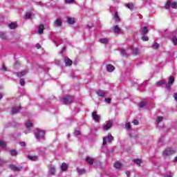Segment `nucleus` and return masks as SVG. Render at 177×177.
Listing matches in <instances>:
<instances>
[{"label":"nucleus","instance_id":"nucleus-17","mask_svg":"<svg viewBox=\"0 0 177 177\" xmlns=\"http://www.w3.org/2000/svg\"><path fill=\"white\" fill-rule=\"evenodd\" d=\"M27 157L30 161H37L38 160V156H37L28 155Z\"/></svg>","mask_w":177,"mask_h":177},{"label":"nucleus","instance_id":"nucleus-15","mask_svg":"<svg viewBox=\"0 0 177 177\" xmlns=\"http://www.w3.org/2000/svg\"><path fill=\"white\" fill-rule=\"evenodd\" d=\"M44 30H45V26H44L43 24L39 25V28H38L39 34H40V35L44 34Z\"/></svg>","mask_w":177,"mask_h":177},{"label":"nucleus","instance_id":"nucleus-14","mask_svg":"<svg viewBox=\"0 0 177 177\" xmlns=\"http://www.w3.org/2000/svg\"><path fill=\"white\" fill-rule=\"evenodd\" d=\"M113 125V123L111 122H109L106 125L103 127V129L104 131H109L111 128V126Z\"/></svg>","mask_w":177,"mask_h":177},{"label":"nucleus","instance_id":"nucleus-11","mask_svg":"<svg viewBox=\"0 0 177 177\" xmlns=\"http://www.w3.org/2000/svg\"><path fill=\"white\" fill-rule=\"evenodd\" d=\"M113 167L116 169H121V168H122V163H121V162L120 161H117L114 163Z\"/></svg>","mask_w":177,"mask_h":177},{"label":"nucleus","instance_id":"nucleus-19","mask_svg":"<svg viewBox=\"0 0 177 177\" xmlns=\"http://www.w3.org/2000/svg\"><path fill=\"white\" fill-rule=\"evenodd\" d=\"M61 169L62 171H67V169H68V165H67L66 162H63L61 165Z\"/></svg>","mask_w":177,"mask_h":177},{"label":"nucleus","instance_id":"nucleus-43","mask_svg":"<svg viewBox=\"0 0 177 177\" xmlns=\"http://www.w3.org/2000/svg\"><path fill=\"white\" fill-rule=\"evenodd\" d=\"M25 84H26V80L24 79H21L20 84L21 85V86H24Z\"/></svg>","mask_w":177,"mask_h":177},{"label":"nucleus","instance_id":"nucleus-21","mask_svg":"<svg viewBox=\"0 0 177 177\" xmlns=\"http://www.w3.org/2000/svg\"><path fill=\"white\" fill-rule=\"evenodd\" d=\"M99 42H100V44H104L106 45V44H109V39H107V38L100 39Z\"/></svg>","mask_w":177,"mask_h":177},{"label":"nucleus","instance_id":"nucleus-38","mask_svg":"<svg viewBox=\"0 0 177 177\" xmlns=\"http://www.w3.org/2000/svg\"><path fill=\"white\" fill-rule=\"evenodd\" d=\"M120 53L121 55H122V56H125L127 55V50L122 48L120 50Z\"/></svg>","mask_w":177,"mask_h":177},{"label":"nucleus","instance_id":"nucleus-60","mask_svg":"<svg viewBox=\"0 0 177 177\" xmlns=\"http://www.w3.org/2000/svg\"><path fill=\"white\" fill-rule=\"evenodd\" d=\"M165 177H172V176H171V175H167V176H166Z\"/></svg>","mask_w":177,"mask_h":177},{"label":"nucleus","instance_id":"nucleus-26","mask_svg":"<svg viewBox=\"0 0 177 177\" xmlns=\"http://www.w3.org/2000/svg\"><path fill=\"white\" fill-rule=\"evenodd\" d=\"M49 171L52 175H55V173L56 172V169L53 166H50Z\"/></svg>","mask_w":177,"mask_h":177},{"label":"nucleus","instance_id":"nucleus-41","mask_svg":"<svg viewBox=\"0 0 177 177\" xmlns=\"http://www.w3.org/2000/svg\"><path fill=\"white\" fill-rule=\"evenodd\" d=\"M104 102H106V103H107L108 104H110V103H111V98H105L104 100Z\"/></svg>","mask_w":177,"mask_h":177},{"label":"nucleus","instance_id":"nucleus-2","mask_svg":"<svg viewBox=\"0 0 177 177\" xmlns=\"http://www.w3.org/2000/svg\"><path fill=\"white\" fill-rule=\"evenodd\" d=\"M35 138L37 140H39V139H45V131L37 129L35 133Z\"/></svg>","mask_w":177,"mask_h":177},{"label":"nucleus","instance_id":"nucleus-28","mask_svg":"<svg viewBox=\"0 0 177 177\" xmlns=\"http://www.w3.org/2000/svg\"><path fill=\"white\" fill-rule=\"evenodd\" d=\"M27 74V71H22L21 73H17V75L19 78H21V77H24Z\"/></svg>","mask_w":177,"mask_h":177},{"label":"nucleus","instance_id":"nucleus-45","mask_svg":"<svg viewBox=\"0 0 177 177\" xmlns=\"http://www.w3.org/2000/svg\"><path fill=\"white\" fill-rule=\"evenodd\" d=\"M158 48H160V44H158V43H156V44L153 46V49H158Z\"/></svg>","mask_w":177,"mask_h":177},{"label":"nucleus","instance_id":"nucleus-33","mask_svg":"<svg viewBox=\"0 0 177 177\" xmlns=\"http://www.w3.org/2000/svg\"><path fill=\"white\" fill-rule=\"evenodd\" d=\"M132 52H133V54H134L136 56L137 55H139V49L138 48H132Z\"/></svg>","mask_w":177,"mask_h":177},{"label":"nucleus","instance_id":"nucleus-54","mask_svg":"<svg viewBox=\"0 0 177 177\" xmlns=\"http://www.w3.org/2000/svg\"><path fill=\"white\" fill-rule=\"evenodd\" d=\"M126 175H127V176H130L131 172H130L129 171H126Z\"/></svg>","mask_w":177,"mask_h":177},{"label":"nucleus","instance_id":"nucleus-30","mask_svg":"<svg viewBox=\"0 0 177 177\" xmlns=\"http://www.w3.org/2000/svg\"><path fill=\"white\" fill-rule=\"evenodd\" d=\"M25 125L26 128H32V127H34V125L30 120H28Z\"/></svg>","mask_w":177,"mask_h":177},{"label":"nucleus","instance_id":"nucleus-12","mask_svg":"<svg viewBox=\"0 0 177 177\" xmlns=\"http://www.w3.org/2000/svg\"><path fill=\"white\" fill-rule=\"evenodd\" d=\"M106 70H107L108 73H113V71H114V70H115V68L114 67V66H113L111 64H109L106 66Z\"/></svg>","mask_w":177,"mask_h":177},{"label":"nucleus","instance_id":"nucleus-4","mask_svg":"<svg viewBox=\"0 0 177 177\" xmlns=\"http://www.w3.org/2000/svg\"><path fill=\"white\" fill-rule=\"evenodd\" d=\"M103 143L102 145L104 146H106V145H107V142H113V140H114V137H113V136H111V133H109L108 136L106 137H103ZM106 139L107 140V142L106 141Z\"/></svg>","mask_w":177,"mask_h":177},{"label":"nucleus","instance_id":"nucleus-16","mask_svg":"<svg viewBox=\"0 0 177 177\" xmlns=\"http://www.w3.org/2000/svg\"><path fill=\"white\" fill-rule=\"evenodd\" d=\"M20 109H21V106H17V107L12 108V114H17V113H19V111H20Z\"/></svg>","mask_w":177,"mask_h":177},{"label":"nucleus","instance_id":"nucleus-18","mask_svg":"<svg viewBox=\"0 0 177 177\" xmlns=\"http://www.w3.org/2000/svg\"><path fill=\"white\" fill-rule=\"evenodd\" d=\"M86 161L89 164V165H93V158L89 157V156H87L86 158Z\"/></svg>","mask_w":177,"mask_h":177},{"label":"nucleus","instance_id":"nucleus-29","mask_svg":"<svg viewBox=\"0 0 177 177\" xmlns=\"http://www.w3.org/2000/svg\"><path fill=\"white\" fill-rule=\"evenodd\" d=\"M147 102H146V101H141L139 104H138V106L140 109L145 107L146 106V104Z\"/></svg>","mask_w":177,"mask_h":177},{"label":"nucleus","instance_id":"nucleus-59","mask_svg":"<svg viewBox=\"0 0 177 177\" xmlns=\"http://www.w3.org/2000/svg\"><path fill=\"white\" fill-rule=\"evenodd\" d=\"M88 28H91V26L89 25H87Z\"/></svg>","mask_w":177,"mask_h":177},{"label":"nucleus","instance_id":"nucleus-34","mask_svg":"<svg viewBox=\"0 0 177 177\" xmlns=\"http://www.w3.org/2000/svg\"><path fill=\"white\" fill-rule=\"evenodd\" d=\"M133 162L140 166L142 164V160L140 159H134Z\"/></svg>","mask_w":177,"mask_h":177},{"label":"nucleus","instance_id":"nucleus-58","mask_svg":"<svg viewBox=\"0 0 177 177\" xmlns=\"http://www.w3.org/2000/svg\"><path fill=\"white\" fill-rule=\"evenodd\" d=\"M174 161L177 162V156L174 158Z\"/></svg>","mask_w":177,"mask_h":177},{"label":"nucleus","instance_id":"nucleus-36","mask_svg":"<svg viewBox=\"0 0 177 177\" xmlns=\"http://www.w3.org/2000/svg\"><path fill=\"white\" fill-rule=\"evenodd\" d=\"M10 153L11 156H17V151H16L15 149L10 150Z\"/></svg>","mask_w":177,"mask_h":177},{"label":"nucleus","instance_id":"nucleus-10","mask_svg":"<svg viewBox=\"0 0 177 177\" xmlns=\"http://www.w3.org/2000/svg\"><path fill=\"white\" fill-rule=\"evenodd\" d=\"M9 168H10L12 171H17V172H19V171H21V167H17L15 165H10Z\"/></svg>","mask_w":177,"mask_h":177},{"label":"nucleus","instance_id":"nucleus-7","mask_svg":"<svg viewBox=\"0 0 177 177\" xmlns=\"http://www.w3.org/2000/svg\"><path fill=\"white\" fill-rule=\"evenodd\" d=\"M54 27H62L63 26V21L62 19L57 18L53 22Z\"/></svg>","mask_w":177,"mask_h":177},{"label":"nucleus","instance_id":"nucleus-27","mask_svg":"<svg viewBox=\"0 0 177 177\" xmlns=\"http://www.w3.org/2000/svg\"><path fill=\"white\" fill-rule=\"evenodd\" d=\"M126 8H127L128 9H130V10H132V9H133V3H127L125 5Z\"/></svg>","mask_w":177,"mask_h":177},{"label":"nucleus","instance_id":"nucleus-23","mask_svg":"<svg viewBox=\"0 0 177 177\" xmlns=\"http://www.w3.org/2000/svg\"><path fill=\"white\" fill-rule=\"evenodd\" d=\"M121 31V29H120V27H118V25H116L114 26L113 32L115 33H118Z\"/></svg>","mask_w":177,"mask_h":177},{"label":"nucleus","instance_id":"nucleus-22","mask_svg":"<svg viewBox=\"0 0 177 177\" xmlns=\"http://www.w3.org/2000/svg\"><path fill=\"white\" fill-rule=\"evenodd\" d=\"M67 23L68 24H74V23H75V19L68 17L67 20Z\"/></svg>","mask_w":177,"mask_h":177},{"label":"nucleus","instance_id":"nucleus-44","mask_svg":"<svg viewBox=\"0 0 177 177\" xmlns=\"http://www.w3.org/2000/svg\"><path fill=\"white\" fill-rule=\"evenodd\" d=\"M65 3H74L75 2V0H64Z\"/></svg>","mask_w":177,"mask_h":177},{"label":"nucleus","instance_id":"nucleus-31","mask_svg":"<svg viewBox=\"0 0 177 177\" xmlns=\"http://www.w3.org/2000/svg\"><path fill=\"white\" fill-rule=\"evenodd\" d=\"M147 32H149V29L147 28V26H145L143 28L142 35H146V34H147Z\"/></svg>","mask_w":177,"mask_h":177},{"label":"nucleus","instance_id":"nucleus-39","mask_svg":"<svg viewBox=\"0 0 177 177\" xmlns=\"http://www.w3.org/2000/svg\"><path fill=\"white\" fill-rule=\"evenodd\" d=\"M172 42L174 45H177V37L176 36L173 37Z\"/></svg>","mask_w":177,"mask_h":177},{"label":"nucleus","instance_id":"nucleus-55","mask_svg":"<svg viewBox=\"0 0 177 177\" xmlns=\"http://www.w3.org/2000/svg\"><path fill=\"white\" fill-rule=\"evenodd\" d=\"M174 97L175 100H177V93H174Z\"/></svg>","mask_w":177,"mask_h":177},{"label":"nucleus","instance_id":"nucleus-42","mask_svg":"<svg viewBox=\"0 0 177 177\" xmlns=\"http://www.w3.org/2000/svg\"><path fill=\"white\" fill-rule=\"evenodd\" d=\"M141 39H142L144 41H149V37L142 35Z\"/></svg>","mask_w":177,"mask_h":177},{"label":"nucleus","instance_id":"nucleus-46","mask_svg":"<svg viewBox=\"0 0 177 177\" xmlns=\"http://www.w3.org/2000/svg\"><path fill=\"white\" fill-rule=\"evenodd\" d=\"M125 128H127V129H131V123L129 122L126 123Z\"/></svg>","mask_w":177,"mask_h":177},{"label":"nucleus","instance_id":"nucleus-24","mask_svg":"<svg viewBox=\"0 0 177 177\" xmlns=\"http://www.w3.org/2000/svg\"><path fill=\"white\" fill-rule=\"evenodd\" d=\"M161 85H165V80H160L156 83V86H161Z\"/></svg>","mask_w":177,"mask_h":177},{"label":"nucleus","instance_id":"nucleus-25","mask_svg":"<svg viewBox=\"0 0 177 177\" xmlns=\"http://www.w3.org/2000/svg\"><path fill=\"white\" fill-rule=\"evenodd\" d=\"M77 171L79 175H84V174L86 172L84 169L77 168Z\"/></svg>","mask_w":177,"mask_h":177},{"label":"nucleus","instance_id":"nucleus-56","mask_svg":"<svg viewBox=\"0 0 177 177\" xmlns=\"http://www.w3.org/2000/svg\"><path fill=\"white\" fill-rule=\"evenodd\" d=\"M17 65H18V66H20V63H19V62H15V66H17Z\"/></svg>","mask_w":177,"mask_h":177},{"label":"nucleus","instance_id":"nucleus-1","mask_svg":"<svg viewBox=\"0 0 177 177\" xmlns=\"http://www.w3.org/2000/svg\"><path fill=\"white\" fill-rule=\"evenodd\" d=\"M176 151H177L176 148L168 147L163 151V156H165V157H169V156H172L173 154H175Z\"/></svg>","mask_w":177,"mask_h":177},{"label":"nucleus","instance_id":"nucleus-57","mask_svg":"<svg viewBox=\"0 0 177 177\" xmlns=\"http://www.w3.org/2000/svg\"><path fill=\"white\" fill-rule=\"evenodd\" d=\"M2 97H3V96L2 95V93H0V100L2 99Z\"/></svg>","mask_w":177,"mask_h":177},{"label":"nucleus","instance_id":"nucleus-3","mask_svg":"<svg viewBox=\"0 0 177 177\" xmlns=\"http://www.w3.org/2000/svg\"><path fill=\"white\" fill-rule=\"evenodd\" d=\"M171 6L173 9H177V2L173 1L172 3H171V1H167L166 4L165 5V8L166 9H169V8H171Z\"/></svg>","mask_w":177,"mask_h":177},{"label":"nucleus","instance_id":"nucleus-52","mask_svg":"<svg viewBox=\"0 0 177 177\" xmlns=\"http://www.w3.org/2000/svg\"><path fill=\"white\" fill-rule=\"evenodd\" d=\"M36 48H37V49H41V44H36Z\"/></svg>","mask_w":177,"mask_h":177},{"label":"nucleus","instance_id":"nucleus-6","mask_svg":"<svg viewBox=\"0 0 177 177\" xmlns=\"http://www.w3.org/2000/svg\"><path fill=\"white\" fill-rule=\"evenodd\" d=\"M174 82H175V77H174V76H170L168 81V84H166L165 86L166 89H171V87L172 86V84H174Z\"/></svg>","mask_w":177,"mask_h":177},{"label":"nucleus","instance_id":"nucleus-13","mask_svg":"<svg viewBox=\"0 0 177 177\" xmlns=\"http://www.w3.org/2000/svg\"><path fill=\"white\" fill-rule=\"evenodd\" d=\"M66 66H73V61L70 59V58L68 57H65L64 59Z\"/></svg>","mask_w":177,"mask_h":177},{"label":"nucleus","instance_id":"nucleus-49","mask_svg":"<svg viewBox=\"0 0 177 177\" xmlns=\"http://www.w3.org/2000/svg\"><path fill=\"white\" fill-rule=\"evenodd\" d=\"M6 163V161L5 160L0 158V165H2L3 164Z\"/></svg>","mask_w":177,"mask_h":177},{"label":"nucleus","instance_id":"nucleus-35","mask_svg":"<svg viewBox=\"0 0 177 177\" xmlns=\"http://www.w3.org/2000/svg\"><path fill=\"white\" fill-rule=\"evenodd\" d=\"M115 21H120V16L118 15V12H115Z\"/></svg>","mask_w":177,"mask_h":177},{"label":"nucleus","instance_id":"nucleus-53","mask_svg":"<svg viewBox=\"0 0 177 177\" xmlns=\"http://www.w3.org/2000/svg\"><path fill=\"white\" fill-rule=\"evenodd\" d=\"M21 145L23 146V147H26V142H21Z\"/></svg>","mask_w":177,"mask_h":177},{"label":"nucleus","instance_id":"nucleus-20","mask_svg":"<svg viewBox=\"0 0 177 177\" xmlns=\"http://www.w3.org/2000/svg\"><path fill=\"white\" fill-rule=\"evenodd\" d=\"M8 27L9 28H10V30H15V28L17 27V24H16V23L15 22H12L10 24H8Z\"/></svg>","mask_w":177,"mask_h":177},{"label":"nucleus","instance_id":"nucleus-48","mask_svg":"<svg viewBox=\"0 0 177 177\" xmlns=\"http://www.w3.org/2000/svg\"><path fill=\"white\" fill-rule=\"evenodd\" d=\"M26 19H30L31 17V12H26Z\"/></svg>","mask_w":177,"mask_h":177},{"label":"nucleus","instance_id":"nucleus-47","mask_svg":"<svg viewBox=\"0 0 177 177\" xmlns=\"http://www.w3.org/2000/svg\"><path fill=\"white\" fill-rule=\"evenodd\" d=\"M132 123L133 124V125H139V120H133Z\"/></svg>","mask_w":177,"mask_h":177},{"label":"nucleus","instance_id":"nucleus-32","mask_svg":"<svg viewBox=\"0 0 177 177\" xmlns=\"http://www.w3.org/2000/svg\"><path fill=\"white\" fill-rule=\"evenodd\" d=\"M0 38L1 39L6 40V39H8V36H6V35L3 32H0Z\"/></svg>","mask_w":177,"mask_h":177},{"label":"nucleus","instance_id":"nucleus-51","mask_svg":"<svg viewBox=\"0 0 177 177\" xmlns=\"http://www.w3.org/2000/svg\"><path fill=\"white\" fill-rule=\"evenodd\" d=\"M3 71H7L8 70L6 69V66L5 64H3V68H2Z\"/></svg>","mask_w":177,"mask_h":177},{"label":"nucleus","instance_id":"nucleus-9","mask_svg":"<svg viewBox=\"0 0 177 177\" xmlns=\"http://www.w3.org/2000/svg\"><path fill=\"white\" fill-rule=\"evenodd\" d=\"M96 93L98 95V96H100V97H104V96L107 95V93L103 90H98L96 91Z\"/></svg>","mask_w":177,"mask_h":177},{"label":"nucleus","instance_id":"nucleus-50","mask_svg":"<svg viewBox=\"0 0 177 177\" xmlns=\"http://www.w3.org/2000/svg\"><path fill=\"white\" fill-rule=\"evenodd\" d=\"M75 133L77 136L81 135V131L80 130H76L75 131Z\"/></svg>","mask_w":177,"mask_h":177},{"label":"nucleus","instance_id":"nucleus-40","mask_svg":"<svg viewBox=\"0 0 177 177\" xmlns=\"http://www.w3.org/2000/svg\"><path fill=\"white\" fill-rule=\"evenodd\" d=\"M164 120V118L162 116H158V119H157V122L160 123L161 122V121H162Z\"/></svg>","mask_w":177,"mask_h":177},{"label":"nucleus","instance_id":"nucleus-8","mask_svg":"<svg viewBox=\"0 0 177 177\" xmlns=\"http://www.w3.org/2000/svg\"><path fill=\"white\" fill-rule=\"evenodd\" d=\"M92 118L95 122H99V121H100V115H97V112L96 111L92 113Z\"/></svg>","mask_w":177,"mask_h":177},{"label":"nucleus","instance_id":"nucleus-5","mask_svg":"<svg viewBox=\"0 0 177 177\" xmlns=\"http://www.w3.org/2000/svg\"><path fill=\"white\" fill-rule=\"evenodd\" d=\"M73 97H71V96L70 95H66V97L62 98V102L64 104H70L73 103Z\"/></svg>","mask_w":177,"mask_h":177},{"label":"nucleus","instance_id":"nucleus-37","mask_svg":"<svg viewBox=\"0 0 177 177\" xmlns=\"http://www.w3.org/2000/svg\"><path fill=\"white\" fill-rule=\"evenodd\" d=\"M0 147H6V143L5 142V141L0 140Z\"/></svg>","mask_w":177,"mask_h":177}]
</instances>
